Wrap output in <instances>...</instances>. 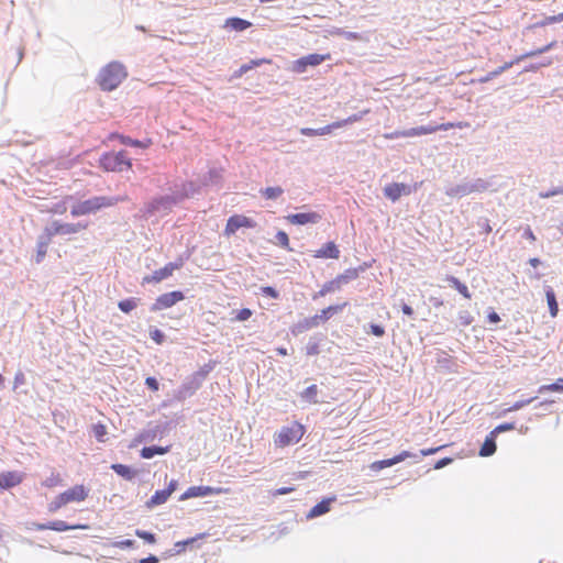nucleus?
<instances>
[{"mask_svg": "<svg viewBox=\"0 0 563 563\" xmlns=\"http://www.w3.org/2000/svg\"><path fill=\"white\" fill-rule=\"evenodd\" d=\"M128 71L123 64L111 62L107 64L98 74L97 81L103 91L117 89L126 78Z\"/></svg>", "mask_w": 563, "mask_h": 563, "instance_id": "1", "label": "nucleus"}, {"mask_svg": "<svg viewBox=\"0 0 563 563\" xmlns=\"http://www.w3.org/2000/svg\"><path fill=\"white\" fill-rule=\"evenodd\" d=\"M125 198L117 197H92L84 201H79L71 207L70 214L73 217H81L91 213H96L102 208H109L117 205L119 201H123Z\"/></svg>", "mask_w": 563, "mask_h": 563, "instance_id": "2", "label": "nucleus"}, {"mask_svg": "<svg viewBox=\"0 0 563 563\" xmlns=\"http://www.w3.org/2000/svg\"><path fill=\"white\" fill-rule=\"evenodd\" d=\"M132 159L125 151L106 152L99 157V167L106 173H124L132 169Z\"/></svg>", "mask_w": 563, "mask_h": 563, "instance_id": "3", "label": "nucleus"}, {"mask_svg": "<svg viewBox=\"0 0 563 563\" xmlns=\"http://www.w3.org/2000/svg\"><path fill=\"white\" fill-rule=\"evenodd\" d=\"M89 495V489L84 485H75L69 489L58 494L49 504L48 510L55 512L62 507L70 503H80L86 500Z\"/></svg>", "mask_w": 563, "mask_h": 563, "instance_id": "4", "label": "nucleus"}, {"mask_svg": "<svg viewBox=\"0 0 563 563\" xmlns=\"http://www.w3.org/2000/svg\"><path fill=\"white\" fill-rule=\"evenodd\" d=\"M305 434V428L299 422H294L289 427H284L274 437V443L277 448H285L297 443Z\"/></svg>", "mask_w": 563, "mask_h": 563, "instance_id": "5", "label": "nucleus"}, {"mask_svg": "<svg viewBox=\"0 0 563 563\" xmlns=\"http://www.w3.org/2000/svg\"><path fill=\"white\" fill-rule=\"evenodd\" d=\"M87 227V223H60L55 221L49 228L45 229V233L48 239H52L55 235H70L78 233L79 231L86 230Z\"/></svg>", "mask_w": 563, "mask_h": 563, "instance_id": "6", "label": "nucleus"}, {"mask_svg": "<svg viewBox=\"0 0 563 563\" xmlns=\"http://www.w3.org/2000/svg\"><path fill=\"white\" fill-rule=\"evenodd\" d=\"M230 492L231 489L229 487L191 486L180 496V500L210 495L229 494Z\"/></svg>", "mask_w": 563, "mask_h": 563, "instance_id": "7", "label": "nucleus"}, {"mask_svg": "<svg viewBox=\"0 0 563 563\" xmlns=\"http://www.w3.org/2000/svg\"><path fill=\"white\" fill-rule=\"evenodd\" d=\"M256 227V222L243 214H233L231 216L225 224L224 234L227 236L233 235L239 229L246 228L253 229Z\"/></svg>", "mask_w": 563, "mask_h": 563, "instance_id": "8", "label": "nucleus"}, {"mask_svg": "<svg viewBox=\"0 0 563 563\" xmlns=\"http://www.w3.org/2000/svg\"><path fill=\"white\" fill-rule=\"evenodd\" d=\"M330 54H309L307 56H303L292 63V71L301 74L307 70L308 66H318L324 60L330 59Z\"/></svg>", "mask_w": 563, "mask_h": 563, "instance_id": "9", "label": "nucleus"}, {"mask_svg": "<svg viewBox=\"0 0 563 563\" xmlns=\"http://www.w3.org/2000/svg\"><path fill=\"white\" fill-rule=\"evenodd\" d=\"M181 266H183L181 260H179L178 262H175V263H168L163 268L155 271L152 275L144 276L142 283L143 284L161 283L162 280L170 277L173 275V273L176 269H179Z\"/></svg>", "mask_w": 563, "mask_h": 563, "instance_id": "10", "label": "nucleus"}, {"mask_svg": "<svg viewBox=\"0 0 563 563\" xmlns=\"http://www.w3.org/2000/svg\"><path fill=\"white\" fill-rule=\"evenodd\" d=\"M185 296L181 291L175 290L158 296L152 306L153 311L163 310L173 307L177 302L184 300Z\"/></svg>", "mask_w": 563, "mask_h": 563, "instance_id": "11", "label": "nucleus"}, {"mask_svg": "<svg viewBox=\"0 0 563 563\" xmlns=\"http://www.w3.org/2000/svg\"><path fill=\"white\" fill-rule=\"evenodd\" d=\"M177 486L178 482L176 479H172L167 488L156 490L154 495L146 501L147 508H153L155 506L166 503L170 495L177 489Z\"/></svg>", "mask_w": 563, "mask_h": 563, "instance_id": "12", "label": "nucleus"}, {"mask_svg": "<svg viewBox=\"0 0 563 563\" xmlns=\"http://www.w3.org/2000/svg\"><path fill=\"white\" fill-rule=\"evenodd\" d=\"M33 528L35 530H38V531H43V530H54V531H67V530H77V529H88L89 526L87 525H74V526H68L65 521L63 520H56V521H52V522H48V523H33Z\"/></svg>", "mask_w": 563, "mask_h": 563, "instance_id": "13", "label": "nucleus"}, {"mask_svg": "<svg viewBox=\"0 0 563 563\" xmlns=\"http://www.w3.org/2000/svg\"><path fill=\"white\" fill-rule=\"evenodd\" d=\"M286 220L291 224L303 225L308 223H318L321 220V216L318 212H303L288 214Z\"/></svg>", "mask_w": 563, "mask_h": 563, "instance_id": "14", "label": "nucleus"}, {"mask_svg": "<svg viewBox=\"0 0 563 563\" xmlns=\"http://www.w3.org/2000/svg\"><path fill=\"white\" fill-rule=\"evenodd\" d=\"M385 196L391 201L398 200L402 195H409L410 189L407 185L401 183H393L384 188Z\"/></svg>", "mask_w": 563, "mask_h": 563, "instance_id": "15", "label": "nucleus"}, {"mask_svg": "<svg viewBox=\"0 0 563 563\" xmlns=\"http://www.w3.org/2000/svg\"><path fill=\"white\" fill-rule=\"evenodd\" d=\"M410 456H411V453L409 451H402L398 455H395L391 459H386V460H380V461L374 462L371 465V467L374 471H380L383 468L390 467L397 463H400Z\"/></svg>", "mask_w": 563, "mask_h": 563, "instance_id": "16", "label": "nucleus"}, {"mask_svg": "<svg viewBox=\"0 0 563 563\" xmlns=\"http://www.w3.org/2000/svg\"><path fill=\"white\" fill-rule=\"evenodd\" d=\"M449 128H453V124L450 123L448 125H428V126H418L406 130L407 137L420 136L426 134H431L437 132L438 130H446Z\"/></svg>", "mask_w": 563, "mask_h": 563, "instance_id": "17", "label": "nucleus"}, {"mask_svg": "<svg viewBox=\"0 0 563 563\" xmlns=\"http://www.w3.org/2000/svg\"><path fill=\"white\" fill-rule=\"evenodd\" d=\"M555 42H552L537 51H532V52H529V53H526L525 55L520 56V57H517L515 60L512 62H509V63H506L504 66L499 67V69H497L496 71L493 73V75H499L500 73H503L504 70L510 68L515 63H519L520 60L525 59V58H528V57H532V56H536L538 54H542L547 51H549L550 48H552L554 46Z\"/></svg>", "mask_w": 563, "mask_h": 563, "instance_id": "18", "label": "nucleus"}, {"mask_svg": "<svg viewBox=\"0 0 563 563\" xmlns=\"http://www.w3.org/2000/svg\"><path fill=\"white\" fill-rule=\"evenodd\" d=\"M22 479V475L18 472H3L0 474V487L7 489L18 486Z\"/></svg>", "mask_w": 563, "mask_h": 563, "instance_id": "19", "label": "nucleus"}, {"mask_svg": "<svg viewBox=\"0 0 563 563\" xmlns=\"http://www.w3.org/2000/svg\"><path fill=\"white\" fill-rule=\"evenodd\" d=\"M313 256L316 258L336 260L340 256V251L334 242H328L321 249L317 250Z\"/></svg>", "mask_w": 563, "mask_h": 563, "instance_id": "20", "label": "nucleus"}, {"mask_svg": "<svg viewBox=\"0 0 563 563\" xmlns=\"http://www.w3.org/2000/svg\"><path fill=\"white\" fill-rule=\"evenodd\" d=\"M109 139H117L122 144L130 145V146H133V147L146 148V147H148L151 145V141L150 140H146L145 142L144 141H139V140H133V139H131L129 136H124V135L118 134V133L110 134Z\"/></svg>", "mask_w": 563, "mask_h": 563, "instance_id": "21", "label": "nucleus"}, {"mask_svg": "<svg viewBox=\"0 0 563 563\" xmlns=\"http://www.w3.org/2000/svg\"><path fill=\"white\" fill-rule=\"evenodd\" d=\"M252 23L247 20L241 18H229L224 22V27L231 29L236 32H242L249 27H251Z\"/></svg>", "mask_w": 563, "mask_h": 563, "instance_id": "22", "label": "nucleus"}, {"mask_svg": "<svg viewBox=\"0 0 563 563\" xmlns=\"http://www.w3.org/2000/svg\"><path fill=\"white\" fill-rule=\"evenodd\" d=\"M333 500H334V498H328V499L321 500L320 503H318L316 506H313L310 509L308 517L316 518V517L327 514L330 510V506Z\"/></svg>", "mask_w": 563, "mask_h": 563, "instance_id": "23", "label": "nucleus"}, {"mask_svg": "<svg viewBox=\"0 0 563 563\" xmlns=\"http://www.w3.org/2000/svg\"><path fill=\"white\" fill-rule=\"evenodd\" d=\"M346 305L347 303L344 302L342 305L329 306V307L322 309L319 314H314L318 323L320 324L321 322H325L327 320H329L331 318L332 314L341 311Z\"/></svg>", "mask_w": 563, "mask_h": 563, "instance_id": "24", "label": "nucleus"}, {"mask_svg": "<svg viewBox=\"0 0 563 563\" xmlns=\"http://www.w3.org/2000/svg\"><path fill=\"white\" fill-rule=\"evenodd\" d=\"M495 438L496 437L493 435V433H489V435L486 437V439L479 450L481 456H490L496 452Z\"/></svg>", "mask_w": 563, "mask_h": 563, "instance_id": "25", "label": "nucleus"}, {"mask_svg": "<svg viewBox=\"0 0 563 563\" xmlns=\"http://www.w3.org/2000/svg\"><path fill=\"white\" fill-rule=\"evenodd\" d=\"M167 452H168V446H165V448L157 446V445L145 446L141 450V456L143 459H152L155 455H163Z\"/></svg>", "mask_w": 563, "mask_h": 563, "instance_id": "26", "label": "nucleus"}, {"mask_svg": "<svg viewBox=\"0 0 563 563\" xmlns=\"http://www.w3.org/2000/svg\"><path fill=\"white\" fill-rule=\"evenodd\" d=\"M545 297H547V302L549 306L550 314L552 318H555L559 313V305H558L556 297H555V294L552 288H548L545 290Z\"/></svg>", "mask_w": 563, "mask_h": 563, "instance_id": "27", "label": "nucleus"}, {"mask_svg": "<svg viewBox=\"0 0 563 563\" xmlns=\"http://www.w3.org/2000/svg\"><path fill=\"white\" fill-rule=\"evenodd\" d=\"M358 277V269L357 268H349L344 273L338 275L335 278L340 283L341 286L350 283L351 280H354Z\"/></svg>", "mask_w": 563, "mask_h": 563, "instance_id": "28", "label": "nucleus"}, {"mask_svg": "<svg viewBox=\"0 0 563 563\" xmlns=\"http://www.w3.org/2000/svg\"><path fill=\"white\" fill-rule=\"evenodd\" d=\"M538 391L540 394L548 393V391L563 393V378L558 379L555 383L540 386Z\"/></svg>", "mask_w": 563, "mask_h": 563, "instance_id": "29", "label": "nucleus"}, {"mask_svg": "<svg viewBox=\"0 0 563 563\" xmlns=\"http://www.w3.org/2000/svg\"><path fill=\"white\" fill-rule=\"evenodd\" d=\"M111 468L120 476L126 478V479H132L133 476H134V472L128 466V465H124V464H112L111 465Z\"/></svg>", "mask_w": 563, "mask_h": 563, "instance_id": "30", "label": "nucleus"}, {"mask_svg": "<svg viewBox=\"0 0 563 563\" xmlns=\"http://www.w3.org/2000/svg\"><path fill=\"white\" fill-rule=\"evenodd\" d=\"M341 285L340 283L338 282L336 278H333L329 282H327L322 287L321 289L319 290V296H325L329 292H333V291H336L339 289H341Z\"/></svg>", "mask_w": 563, "mask_h": 563, "instance_id": "31", "label": "nucleus"}, {"mask_svg": "<svg viewBox=\"0 0 563 563\" xmlns=\"http://www.w3.org/2000/svg\"><path fill=\"white\" fill-rule=\"evenodd\" d=\"M317 395H318L317 385H310L302 391L301 397L309 404H316L318 401Z\"/></svg>", "mask_w": 563, "mask_h": 563, "instance_id": "32", "label": "nucleus"}, {"mask_svg": "<svg viewBox=\"0 0 563 563\" xmlns=\"http://www.w3.org/2000/svg\"><path fill=\"white\" fill-rule=\"evenodd\" d=\"M137 302H139V299L129 298V299L119 301L118 307L122 312L129 313L130 311H132L133 309L136 308Z\"/></svg>", "mask_w": 563, "mask_h": 563, "instance_id": "33", "label": "nucleus"}, {"mask_svg": "<svg viewBox=\"0 0 563 563\" xmlns=\"http://www.w3.org/2000/svg\"><path fill=\"white\" fill-rule=\"evenodd\" d=\"M271 60L266 58L261 59H253L249 64H244L239 69V76L245 74L246 71L251 70L254 67L261 66L262 64H269Z\"/></svg>", "mask_w": 563, "mask_h": 563, "instance_id": "34", "label": "nucleus"}, {"mask_svg": "<svg viewBox=\"0 0 563 563\" xmlns=\"http://www.w3.org/2000/svg\"><path fill=\"white\" fill-rule=\"evenodd\" d=\"M318 325H319V323L317 321L316 316H312V317L306 318L301 322H299L298 329H299V331H307V330H310Z\"/></svg>", "mask_w": 563, "mask_h": 563, "instance_id": "35", "label": "nucleus"}, {"mask_svg": "<svg viewBox=\"0 0 563 563\" xmlns=\"http://www.w3.org/2000/svg\"><path fill=\"white\" fill-rule=\"evenodd\" d=\"M205 536H206L205 533H200L194 538H189L187 540L176 542L175 548L177 549L176 550L177 553L185 551L187 545L192 544L195 541L205 538Z\"/></svg>", "mask_w": 563, "mask_h": 563, "instance_id": "36", "label": "nucleus"}, {"mask_svg": "<svg viewBox=\"0 0 563 563\" xmlns=\"http://www.w3.org/2000/svg\"><path fill=\"white\" fill-rule=\"evenodd\" d=\"M92 432L99 442H104L107 435V427L103 423H95L92 426Z\"/></svg>", "mask_w": 563, "mask_h": 563, "instance_id": "37", "label": "nucleus"}, {"mask_svg": "<svg viewBox=\"0 0 563 563\" xmlns=\"http://www.w3.org/2000/svg\"><path fill=\"white\" fill-rule=\"evenodd\" d=\"M276 240H277V243L288 250V251H291V247H290V244H289V238H288V234L285 232V231H278L276 233Z\"/></svg>", "mask_w": 563, "mask_h": 563, "instance_id": "38", "label": "nucleus"}, {"mask_svg": "<svg viewBox=\"0 0 563 563\" xmlns=\"http://www.w3.org/2000/svg\"><path fill=\"white\" fill-rule=\"evenodd\" d=\"M283 194V189L280 187H267L263 190V195L267 199H276Z\"/></svg>", "mask_w": 563, "mask_h": 563, "instance_id": "39", "label": "nucleus"}, {"mask_svg": "<svg viewBox=\"0 0 563 563\" xmlns=\"http://www.w3.org/2000/svg\"><path fill=\"white\" fill-rule=\"evenodd\" d=\"M135 536L143 539L144 541H146L147 543H155L156 542V538H155V534H153L152 532H148V531H144V530H136L135 531Z\"/></svg>", "mask_w": 563, "mask_h": 563, "instance_id": "40", "label": "nucleus"}, {"mask_svg": "<svg viewBox=\"0 0 563 563\" xmlns=\"http://www.w3.org/2000/svg\"><path fill=\"white\" fill-rule=\"evenodd\" d=\"M253 312L251 309L249 308H243L241 310H239L235 314V318L234 320L236 321H246L249 320L251 317H252Z\"/></svg>", "mask_w": 563, "mask_h": 563, "instance_id": "41", "label": "nucleus"}, {"mask_svg": "<svg viewBox=\"0 0 563 563\" xmlns=\"http://www.w3.org/2000/svg\"><path fill=\"white\" fill-rule=\"evenodd\" d=\"M340 128H341V123H339V121L332 122L325 126L319 128L318 129L319 135L330 134L333 130L340 129Z\"/></svg>", "mask_w": 563, "mask_h": 563, "instance_id": "42", "label": "nucleus"}, {"mask_svg": "<svg viewBox=\"0 0 563 563\" xmlns=\"http://www.w3.org/2000/svg\"><path fill=\"white\" fill-rule=\"evenodd\" d=\"M60 483H62V478H60L59 474H52V476L48 477L43 483V485L46 486V487H55V486L60 485Z\"/></svg>", "mask_w": 563, "mask_h": 563, "instance_id": "43", "label": "nucleus"}, {"mask_svg": "<svg viewBox=\"0 0 563 563\" xmlns=\"http://www.w3.org/2000/svg\"><path fill=\"white\" fill-rule=\"evenodd\" d=\"M362 118H363V113H355V114L347 117L344 120H340L339 123H341V128H343L346 124H351V123L362 120Z\"/></svg>", "mask_w": 563, "mask_h": 563, "instance_id": "44", "label": "nucleus"}, {"mask_svg": "<svg viewBox=\"0 0 563 563\" xmlns=\"http://www.w3.org/2000/svg\"><path fill=\"white\" fill-rule=\"evenodd\" d=\"M261 291H262V294L264 296H267V297H271V298H274V299H277L278 296H279L278 291L275 288L271 287V286L262 287Z\"/></svg>", "mask_w": 563, "mask_h": 563, "instance_id": "45", "label": "nucleus"}, {"mask_svg": "<svg viewBox=\"0 0 563 563\" xmlns=\"http://www.w3.org/2000/svg\"><path fill=\"white\" fill-rule=\"evenodd\" d=\"M47 242L40 243L37 246L36 262L40 263L46 255Z\"/></svg>", "mask_w": 563, "mask_h": 563, "instance_id": "46", "label": "nucleus"}, {"mask_svg": "<svg viewBox=\"0 0 563 563\" xmlns=\"http://www.w3.org/2000/svg\"><path fill=\"white\" fill-rule=\"evenodd\" d=\"M150 335L152 340L155 341L157 344H162L164 341V333L158 329L152 330Z\"/></svg>", "mask_w": 563, "mask_h": 563, "instance_id": "47", "label": "nucleus"}, {"mask_svg": "<svg viewBox=\"0 0 563 563\" xmlns=\"http://www.w3.org/2000/svg\"><path fill=\"white\" fill-rule=\"evenodd\" d=\"M514 429V424L512 423H504V424H499L490 433H493V435H497L498 433L503 432V431H509V430H512Z\"/></svg>", "mask_w": 563, "mask_h": 563, "instance_id": "48", "label": "nucleus"}, {"mask_svg": "<svg viewBox=\"0 0 563 563\" xmlns=\"http://www.w3.org/2000/svg\"><path fill=\"white\" fill-rule=\"evenodd\" d=\"M384 137L387 140L398 139V137H407L406 130L402 131H394L391 133L384 134Z\"/></svg>", "mask_w": 563, "mask_h": 563, "instance_id": "49", "label": "nucleus"}, {"mask_svg": "<svg viewBox=\"0 0 563 563\" xmlns=\"http://www.w3.org/2000/svg\"><path fill=\"white\" fill-rule=\"evenodd\" d=\"M371 333L374 334L375 336H383L385 334V330L382 325L379 324H371Z\"/></svg>", "mask_w": 563, "mask_h": 563, "instance_id": "50", "label": "nucleus"}, {"mask_svg": "<svg viewBox=\"0 0 563 563\" xmlns=\"http://www.w3.org/2000/svg\"><path fill=\"white\" fill-rule=\"evenodd\" d=\"M146 386L152 389L153 391H157L159 388L158 382L154 377H147L145 379Z\"/></svg>", "mask_w": 563, "mask_h": 563, "instance_id": "51", "label": "nucleus"}, {"mask_svg": "<svg viewBox=\"0 0 563 563\" xmlns=\"http://www.w3.org/2000/svg\"><path fill=\"white\" fill-rule=\"evenodd\" d=\"M556 195H563V187L562 188H555V189L547 191V192H541L540 197L541 198H550V197H553V196H556Z\"/></svg>", "mask_w": 563, "mask_h": 563, "instance_id": "52", "label": "nucleus"}, {"mask_svg": "<svg viewBox=\"0 0 563 563\" xmlns=\"http://www.w3.org/2000/svg\"><path fill=\"white\" fill-rule=\"evenodd\" d=\"M523 238H526L531 243L536 242V240H537L533 231L531 230V228L529 225H527L523 230Z\"/></svg>", "mask_w": 563, "mask_h": 563, "instance_id": "53", "label": "nucleus"}, {"mask_svg": "<svg viewBox=\"0 0 563 563\" xmlns=\"http://www.w3.org/2000/svg\"><path fill=\"white\" fill-rule=\"evenodd\" d=\"M133 545H134V541L130 540V539H126L123 541H118V542L113 543V547L120 548V549L132 548Z\"/></svg>", "mask_w": 563, "mask_h": 563, "instance_id": "54", "label": "nucleus"}, {"mask_svg": "<svg viewBox=\"0 0 563 563\" xmlns=\"http://www.w3.org/2000/svg\"><path fill=\"white\" fill-rule=\"evenodd\" d=\"M558 22H562L561 18H559V14L556 15H550V16H547L541 25H549V24H554V23H558Z\"/></svg>", "mask_w": 563, "mask_h": 563, "instance_id": "55", "label": "nucleus"}, {"mask_svg": "<svg viewBox=\"0 0 563 563\" xmlns=\"http://www.w3.org/2000/svg\"><path fill=\"white\" fill-rule=\"evenodd\" d=\"M534 398H530V399H527V400H520V401H517L515 402L511 408L509 410H519L521 409L522 407L529 405L530 402L533 401Z\"/></svg>", "mask_w": 563, "mask_h": 563, "instance_id": "56", "label": "nucleus"}, {"mask_svg": "<svg viewBox=\"0 0 563 563\" xmlns=\"http://www.w3.org/2000/svg\"><path fill=\"white\" fill-rule=\"evenodd\" d=\"M295 490V487H280L272 493L273 496L290 494Z\"/></svg>", "mask_w": 563, "mask_h": 563, "instance_id": "57", "label": "nucleus"}, {"mask_svg": "<svg viewBox=\"0 0 563 563\" xmlns=\"http://www.w3.org/2000/svg\"><path fill=\"white\" fill-rule=\"evenodd\" d=\"M300 133L302 135H306V136H317V135H319V130L318 129H311V128H302L300 130Z\"/></svg>", "mask_w": 563, "mask_h": 563, "instance_id": "58", "label": "nucleus"}, {"mask_svg": "<svg viewBox=\"0 0 563 563\" xmlns=\"http://www.w3.org/2000/svg\"><path fill=\"white\" fill-rule=\"evenodd\" d=\"M487 320H488V322H489V323H497V322H499V321H500V317L498 316V313H497V312H495V311H493V310H492V311H490V312H488V314H487Z\"/></svg>", "mask_w": 563, "mask_h": 563, "instance_id": "59", "label": "nucleus"}, {"mask_svg": "<svg viewBox=\"0 0 563 563\" xmlns=\"http://www.w3.org/2000/svg\"><path fill=\"white\" fill-rule=\"evenodd\" d=\"M139 563H158V559L155 555H150L148 558L141 559Z\"/></svg>", "mask_w": 563, "mask_h": 563, "instance_id": "60", "label": "nucleus"}, {"mask_svg": "<svg viewBox=\"0 0 563 563\" xmlns=\"http://www.w3.org/2000/svg\"><path fill=\"white\" fill-rule=\"evenodd\" d=\"M452 461H453L452 459H442L435 463L434 467L441 468V467L448 465L449 463H451Z\"/></svg>", "mask_w": 563, "mask_h": 563, "instance_id": "61", "label": "nucleus"}, {"mask_svg": "<svg viewBox=\"0 0 563 563\" xmlns=\"http://www.w3.org/2000/svg\"><path fill=\"white\" fill-rule=\"evenodd\" d=\"M401 309H402V312H404L405 314L409 316V317H411V316L413 314V310H412V308H411L410 306L406 305V303H405V305H402V308H401Z\"/></svg>", "mask_w": 563, "mask_h": 563, "instance_id": "62", "label": "nucleus"}, {"mask_svg": "<svg viewBox=\"0 0 563 563\" xmlns=\"http://www.w3.org/2000/svg\"><path fill=\"white\" fill-rule=\"evenodd\" d=\"M319 352V349H318V345L317 344H313L311 346L308 347V351L307 353L309 355H313V354H317Z\"/></svg>", "mask_w": 563, "mask_h": 563, "instance_id": "63", "label": "nucleus"}, {"mask_svg": "<svg viewBox=\"0 0 563 563\" xmlns=\"http://www.w3.org/2000/svg\"><path fill=\"white\" fill-rule=\"evenodd\" d=\"M529 264L532 266V267H538L540 265V260L537 258V257H533V258H530L529 260Z\"/></svg>", "mask_w": 563, "mask_h": 563, "instance_id": "64", "label": "nucleus"}]
</instances>
